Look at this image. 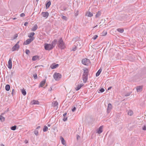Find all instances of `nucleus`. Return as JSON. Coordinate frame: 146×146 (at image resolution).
<instances>
[{
  "label": "nucleus",
  "mask_w": 146,
  "mask_h": 146,
  "mask_svg": "<svg viewBox=\"0 0 146 146\" xmlns=\"http://www.w3.org/2000/svg\"><path fill=\"white\" fill-rule=\"evenodd\" d=\"M58 46L59 48L61 49H64L65 48V44L62 38H60L59 39L58 43Z\"/></svg>",
  "instance_id": "1"
},
{
  "label": "nucleus",
  "mask_w": 146,
  "mask_h": 146,
  "mask_svg": "<svg viewBox=\"0 0 146 146\" xmlns=\"http://www.w3.org/2000/svg\"><path fill=\"white\" fill-rule=\"evenodd\" d=\"M54 78L56 80H59L61 78V74L55 72L53 75Z\"/></svg>",
  "instance_id": "2"
},
{
  "label": "nucleus",
  "mask_w": 146,
  "mask_h": 146,
  "mask_svg": "<svg viewBox=\"0 0 146 146\" xmlns=\"http://www.w3.org/2000/svg\"><path fill=\"white\" fill-rule=\"evenodd\" d=\"M44 48L46 50H49L53 48L51 44L45 43L44 44Z\"/></svg>",
  "instance_id": "3"
},
{
  "label": "nucleus",
  "mask_w": 146,
  "mask_h": 146,
  "mask_svg": "<svg viewBox=\"0 0 146 146\" xmlns=\"http://www.w3.org/2000/svg\"><path fill=\"white\" fill-rule=\"evenodd\" d=\"M82 62L83 64L88 66L90 63V61L89 59L85 58L82 60Z\"/></svg>",
  "instance_id": "4"
},
{
  "label": "nucleus",
  "mask_w": 146,
  "mask_h": 146,
  "mask_svg": "<svg viewBox=\"0 0 146 146\" xmlns=\"http://www.w3.org/2000/svg\"><path fill=\"white\" fill-rule=\"evenodd\" d=\"M34 38H31L28 39L24 43V44L27 45L29 44L31 42H32L34 39Z\"/></svg>",
  "instance_id": "5"
},
{
  "label": "nucleus",
  "mask_w": 146,
  "mask_h": 146,
  "mask_svg": "<svg viewBox=\"0 0 146 146\" xmlns=\"http://www.w3.org/2000/svg\"><path fill=\"white\" fill-rule=\"evenodd\" d=\"M84 72L83 75H85L86 76H88L89 74V71L88 69L86 68H84L83 69Z\"/></svg>",
  "instance_id": "6"
},
{
  "label": "nucleus",
  "mask_w": 146,
  "mask_h": 146,
  "mask_svg": "<svg viewBox=\"0 0 146 146\" xmlns=\"http://www.w3.org/2000/svg\"><path fill=\"white\" fill-rule=\"evenodd\" d=\"M49 13L48 12H42L41 13V15H42L43 17L47 18L49 16Z\"/></svg>",
  "instance_id": "7"
},
{
  "label": "nucleus",
  "mask_w": 146,
  "mask_h": 146,
  "mask_svg": "<svg viewBox=\"0 0 146 146\" xmlns=\"http://www.w3.org/2000/svg\"><path fill=\"white\" fill-rule=\"evenodd\" d=\"M112 109V106L111 104L110 103L108 105V107H107V113H109L110 112V111Z\"/></svg>",
  "instance_id": "8"
},
{
  "label": "nucleus",
  "mask_w": 146,
  "mask_h": 146,
  "mask_svg": "<svg viewBox=\"0 0 146 146\" xmlns=\"http://www.w3.org/2000/svg\"><path fill=\"white\" fill-rule=\"evenodd\" d=\"M19 48V45L15 44L12 48V51H14L15 50H17Z\"/></svg>",
  "instance_id": "9"
},
{
  "label": "nucleus",
  "mask_w": 146,
  "mask_h": 146,
  "mask_svg": "<svg viewBox=\"0 0 146 146\" xmlns=\"http://www.w3.org/2000/svg\"><path fill=\"white\" fill-rule=\"evenodd\" d=\"M8 68H9L10 69H11L12 67V63L11 61V59L10 58L9 59V60L8 62Z\"/></svg>",
  "instance_id": "10"
},
{
  "label": "nucleus",
  "mask_w": 146,
  "mask_h": 146,
  "mask_svg": "<svg viewBox=\"0 0 146 146\" xmlns=\"http://www.w3.org/2000/svg\"><path fill=\"white\" fill-rule=\"evenodd\" d=\"M88 76L82 75L83 80L84 83H85L88 80Z\"/></svg>",
  "instance_id": "11"
},
{
  "label": "nucleus",
  "mask_w": 146,
  "mask_h": 146,
  "mask_svg": "<svg viewBox=\"0 0 146 146\" xmlns=\"http://www.w3.org/2000/svg\"><path fill=\"white\" fill-rule=\"evenodd\" d=\"M46 80H43L40 83L39 87H42L45 83Z\"/></svg>",
  "instance_id": "12"
},
{
  "label": "nucleus",
  "mask_w": 146,
  "mask_h": 146,
  "mask_svg": "<svg viewBox=\"0 0 146 146\" xmlns=\"http://www.w3.org/2000/svg\"><path fill=\"white\" fill-rule=\"evenodd\" d=\"M57 41L56 39H54L51 43V44L53 47H54L57 42Z\"/></svg>",
  "instance_id": "13"
},
{
  "label": "nucleus",
  "mask_w": 146,
  "mask_h": 146,
  "mask_svg": "<svg viewBox=\"0 0 146 146\" xmlns=\"http://www.w3.org/2000/svg\"><path fill=\"white\" fill-rule=\"evenodd\" d=\"M84 85V84H83L78 85L77 86L76 88L75 89L76 90L78 91Z\"/></svg>",
  "instance_id": "14"
},
{
  "label": "nucleus",
  "mask_w": 146,
  "mask_h": 146,
  "mask_svg": "<svg viewBox=\"0 0 146 146\" xmlns=\"http://www.w3.org/2000/svg\"><path fill=\"white\" fill-rule=\"evenodd\" d=\"M39 57L38 56H35L33 57L32 60L33 61H35L38 60Z\"/></svg>",
  "instance_id": "15"
},
{
  "label": "nucleus",
  "mask_w": 146,
  "mask_h": 146,
  "mask_svg": "<svg viewBox=\"0 0 146 146\" xmlns=\"http://www.w3.org/2000/svg\"><path fill=\"white\" fill-rule=\"evenodd\" d=\"M32 104H36V105H38L39 104V102L35 100H33V101L32 102H31Z\"/></svg>",
  "instance_id": "16"
},
{
  "label": "nucleus",
  "mask_w": 146,
  "mask_h": 146,
  "mask_svg": "<svg viewBox=\"0 0 146 146\" xmlns=\"http://www.w3.org/2000/svg\"><path fill=\"white\" fill-rule=\"evenodd\" d=\"M58 105V103L56 101H54L52 103V105L53 107L57 106Z\"/></svg>",
  "instance_id": "17"
},
{
  "label": "nucleus",
  "mask_w": 146,
  "mask_h": 146,
  "mask_svg": "<svg viewBox=\"0 0 146 146\" xmlns=\"http://www.w3.org/2000/svg\"><path fill=\"white\" fill-rule=\"evenodd\" d=\"M58 66V64H52L50 66V67L52 69H54L56 68Z\"/></svg>",
  "instance_id": "18"
},
{
  "label": "nucleus",
  "mask_w": 146,
  "mask_h": 146,
  "mask_svg": "<svg viewBox=\"0 0 146 146\" xmlns=\"http://www.w3.org/2000/svg\"><path fill=\"white\" fill-rule=\"evenodd\" d=\"M102 128H103V126H100L99 128V129L98 130V133H99V134H100L102 132Z\"/></svg>",
  "instance_id": "19"
},
{
  "label": "nucleus",
  "mask_w": 146,
  "mask_h": 146,
  "mask_svg": "<svg viewBox=\"0 0 146 146\" xmlns=\"http://www.w3.org/2000/svg\"><path fill=\"white\" fill-rule=\"evenodd\" d=\"M60 139L62 144L64 145H66V142L64 139L62 137H61Z\"/></svg>",
  "instance_id": "20"
},
{
  "label": "nucleus",
  "mask_w": 146,
  "mask_h": 146,
  "mask_svg": "<svg viewBox=\"0 0 146 146\" xmlns=\"http://www.w3.org/2000/svg\"><path fill=\"white\" fill-rule=\"evenodd\" d=\"M38 28V26L36 25H35L31 29V31H35L37 30Z\"/></svg>",
  "instance_id": "21"
},
{
  "label": "nucleus",
  "mask_w": 146,
  "mask_h": 146,
  "mask_svg": "<svg viewBox=\"0 0 146 146\" xmlns=\"http://www.w3.org/2000/svg\"><path fill=\"white\" fill-rule=\"evenodd\" d=\"M136 90L137 92L141 91L142 90V86H139L137 87L136 88Z\"/></svg>",
  "instance_id": "22"
},
{
  "label": "nucleus",
  "mask_w": 146,
  "mask_h": 146,
  "mask_svg": "<svg viewBox=\"0 0 146 146\" xmlns=\"http://www.w3.org/2000/svg\"><path fill=\"white\" fill-rule=\"evenodd\" d=\"M101 13L100 11H98L97 14L96 15V18H98L101 15Z\"/></svg>",
  "instance_id": "23"
},
{
  "label": "nucleus",
  "mask_w": 146,
  "mask_h": 146,
  "mask_svg": "<svg viewBox=\"0 0 146 146\" xmlns=\"http://www.w3.org/2000/svg\"><path fill=\"white\" fill-rule=\"evenodd\" d=\"M117 30L119 32L122 33L124 31V29H123L118 28L117 29Z\"/></svg>",
  "instance_id": "24"
},
{
  "label": "nucleus",
  "mask_w": 146,
  "mask_h": 146,
  "mask_svg": "<svg viewBox=\"0 0 146 146\" xmlns=\"http://www.w3.org/2000/svg\"><path fill=\"white\" fill-rule=\"evenodd\" d=\"M10 86L9 84H7L5 86V90L7 91H9L10 90Z\"/></svg>",
  "instance_id": "25"
},
{
  "label": "nucleus",
  "mask_w": 146,
  "mask_h": 146,
  "mask_svg": "<svg viewBox=\"0 0 146 146\" xmlns=\"http://www.w3.org/2000/svg\"><path fill=\"white\" fill-rule=\"evenodd\" d=\"M102 71V70L101 69H100L98 72L96 73V76L97 77L100 74V73H101Z\"/></svg>",
  "instance_id": "26"
},
{
  "label": "nucleus",
  "mask_w": 146,
  "mask_h": 146,
  "mask_svg": "<svg viewBox=\"0 0 146 146\" xmlns=\"http://www.w3.org/2000/svg\"><path fill=\"white\" fill-rule=\"evenodd\" d=\"M35 34L34 33H31L29 34L28 36L30 38H33L32 37Z\"/></svg>",
  "instance_id": "27"
},
{
  "label": "nucleus",
  "mask_w": 146,
  "mask_h": 146,
  "mask_svg": "<svg viewBox=\"0 0 146 146\" xmlns=\"http://www.w3.org/2000/svg\"><path fill=\"white\" fill-rule=\"evenodd\" d=\"M51 2L50 1L48 2L46 5V8L47 9L51 5Z\"/></svg>",
  "instance_id": "28"
},
{
  "label": "nucleus",
  "mask_w": 146,
  "mask_h": 146,
  "mask_svg": "<svg viewBox=\"0 0 146 146\" xmlns=\"http://www.w3.org/2000/svg\"><path fill=\"white\" fill-rule=\"evenodd\" d=\"M48 128L47 126L45 125L44 126V127L43 129V130L44 132H46L48 130Z\"/></svg>",
  "instance_id": "29"
},
{
  "label": "nucleus",
  "mask_w": 146,
  "mask_h": 146,
  "mask_svg": "<svg viewBox=\"0 0 146 146\" xmlns=\"http://www.w3.org/2000/svg\"><path fill=\"white\" fill-rule=\"evenodd\" d=\"M87 16L89 17H91L93 16V14L90 12L87 13Z\"/></svg>",
  "instance_id": "30"
},
{
  "label": "nucleus",
  "mask_w": 146,
  "mask_h": 146,
  "mask_svg": "<svg viewBox=\"0 0 146 146\" xmlns=\"http://www.w3.org/2000/svg\"><path fill=\"white\" fill-rule=\"evenodd\" d=\"M21 92L22 93V94L24 95L25 96L26 94V92L25 91V90H24V89L22 90H21Z\"/></svg>",
  "instance_id": "31"
},
{
  "label": "nucleus",
  "mask_w": 146,
  "mask_h": 146,
  "mask_svg": "<svg viewBox=\"0 0 146 146\" xmlns=\"http://www.w3.org/2000/svg\"><path fill=\"white\" fill-rule=\"evenodd\" d=\"M133 114V111L131 110H129L128 112V114L129 115H131Z\"/></svg>",
  "instance_id": "32"
},
{
  "label": "nucleus",
  "mask_w": 146,
  "mask_h": 146,
  "mask_svg": "<svg viewBox=\"0 0 146 146\" xmlns=\"http://www.w3.org/2000/svg\"><path fill=\"white\" fill-rule=\"evenodd\" d=\"M77 49V47L75 45L73 47L72 50L74 51H75Z\"/></svg>",
  "instance_id": "33"
},
{
  "label": "nucleus",
  "mask_w": 146,
  "mask_h": 146,
  "mask_svg": "<svg viewBox=\"0 0 146 146\" xmlns=\"http://www.w3.org/2000/svg\"><path fill=\"white\" fill-rule=\"evenodd\" d=\"M17 126L16 125H14L13 126H12L11 127V129L13 130H15Z\"/></svg>",
  "instance_id": "34"
},
{
  "label": "nucleus",
  "mask_w": 146,
  "mask_h": 146,
  "mask_svg": "<svg viewBox=\"0 0 146 146\" xmlns=\"http://www.w3.org/2000/svg\"><path fill=\"white\" fill-rule=\"evenodd\" d=\"M0 119L2 121H3L5 120V118L2 115H0Z\"/></svg>",
  "instance_id": "35"
},
{
  "label": "nucleus",
  "mask_w": 146,
  "mask_h": 146,
  "mask_svg": "<svg viewBox=\"0 0 146 146\" xmlns=\"http://www.w3.org/2000/svg\"><path fill=\"white\" fill-rule=\"evenodd\" d=\"M62 18L63 19H64L66 21H67V17L66 16H64V15H62Z\"/></svg>",
  "instance_id": "36"
},
{
  "label": "nucleus",
  "mask_w": 146,
  "mask_h": 146,
  "mask_svg": "<svg viewBox=\"0 0 146 146\" xmlns=\"http://www.w3.org/2000/svg\"><path fill=\"white\" fill-rule=\"evenodd\" d=\"M131 92H128V93L126 94L125 95V96L126 97L128 96H129V95H130L131 94Z\"/></svg>",
  "instance_id": "37"
},
{
  "label": "nucleus",
  "mask_w": 146,
  "mask_h": 146,
  "mask_svg": "<svg viewBox=\"0 0 146 146\" xmlns=\"http://www.w3.org/2000/svg\"><path fill=\"white\" fill-rule=\"evenodd\" d=\"M107 34V32L106 31H104L102 33V35L103 36L106 35Z\"/></svg>",
  "instance_id": "38"
},
{
  "label": "nucleus",
  "mask_w": 146,
  "mask_h": 146,
  "mask_svg": "<svg viewBox=\"0 0 146 146\" xmlns=\"http://www.w3.org/2000/svg\"><path fill=\"white\" fill-rule=\"evenodd\" d=\"M34 133L36 136L38 135V132L37 130H35L34 131Z\"/></svg>",
  "instance_id": "39"
},
{
  "label": "nucleus",
  "mask_w": 146,
  "mask_h": 146,
  "mask_svg": "<svg viewBox=\"0 0 146 146\" xmlns=\"http://www.w3.org/2000/svg\"><path fill=\"white\" fill-rule=\"evenodd\" d=\"M26 54H28L30 52V51L28 49H26L25 51Z\"/></svg>",
  "instance_id": "40"
},
{
  "label": "nucleus",
  "mask_w": 146,
  "mask_h": 146,
  "mask_svg": "<svg viewBox=\"0 0 146 146\" xmlns=\"http://www.w3.org/2000/svg\"><path fill=\"white\" fill-rule=\"evenodd\" d=\"M33 76L35 79L37 78V75L36 74H35L33 75Z\"/></svg>",
  "instance_id": "41"
},
{
  "label": "nucleus",
  "mask_w": 146,
  "mask_h": 146,
  "mask_svg": "<svg viewBox=\"0 0 146 146\" xmlns=\"http://www.w3.org/2000/svg\"><path fill=\"white\" fill-rule=\"evenodd\" d=\"M98 37V36L97 35H95L92 38L94 39V40H96L97 38Z\"/></svg>",
  "instance_id": "42"
},
{
  "label": "nucleus",
  "mask_w": 146,
  "mask_h": 146,
  "mask_svg": "<svg viewBox=\"0 0 146 146\" xmlns=\"http://www.w3.org/2000/svg\"><path fill=\"white\" fill-rule=\"evenodd\" d=\"M67 117H64L63 118V120L64 121H67Z\"/></svg>",
  "instance_id": "43"
},
{
  "label": "nucleus",
  "mask_w": 146,
  "mask_h": 146,
  "mask_svg": "<svg viewBox=\"0 0 146 146\" xmlns=\"http://www.w3.org/2000/svg\"><path fill=\"white\" fill-rule=\"evenodd\" d=\"M76 110L75 107H73L72 109V110L73 112H74Z\"/></svg>",
  "instance_id": "44"
},
{
  "label": "nucleus",
  "mask_w": 146,
  "mask_h": 146,
  "mask_svg": "<svg viewBox=\"0 0 146 146\" xmlns=\"http://www.w3.org/2000/svg\"><path fill=\"white\" fill-rule=\"evenodd\" d=\"M105 90L103 88H102L100 90V91L102 93L104 92Z\"/></svg>",
  "instance_id": "45"
},
{
  "label": "nucleus",
  "mask_w": 146,
  "mask_h": 146,
  "mask_svg": "<svg viewBox=\"0 0 146 146\" xmlns=\"http://www.w3.org/2000/svg\"><path fill=\"white\" fill-rule=\"evenodd\" d=\"M80 138V137L78 135H76V138H77V140L79 139Z\"/></svg>",
  "instance_id": "46"
},
{
  "label": "nucleus",
  "mask_w": 146,
  "mask_h": 146,
  "mask_svg": "<svg viewBox=\"0 0 146 146\" xmlns=\"http://www.w3.org/2000/svg\"><path fill=\"white\" fill-rule=\"evenodd\" d=\"M17 36H18L17 34H15V35L14 36V38L15 39L16 38H17Z\"/></svg>",
  "instance_id": "47"
},
{
  "label": "nucleus",
  "mask_w": 146,
  "mask_h": 146,
  "mask_svg": "<svg viewBox=\"0 0 146 146\" xmlns=\"http://www.w3.org/2000/svg\"><path fill=\"white\" fill-rule=\"evenodd\" d=\"M25 16V14L24 13H22L20 15V16L21 17H23Z\"/></svg>",
  "instance_id": "48"
},
{
  "label": "nucleus",
  "mask_w": 146,
  "mask_h": 146,
  "mask_svg": "<svg viewBox=\"0 0 146 146\" xmlns=\"http://www.w3.org/2000/svg\"><path fill=\"white\" fill-rule=\"evenodd\" d=\"M142 129L143 130H145L146 129V127L145 125H144V126L143 127Z\"/></svg>",
  "instance_id": "49"
},
{
  "label": "nucleus",
  "mask_w": 146,
  "mask_h": 146,
  "mask_svg": "<svg viewBox=\"0 0 146 146\" xmlns=\"http://www.w3.org/2000/svg\"><path fill=\"white\" fill-rule=\"evenodd\" d=\"M66 115H67V113L66 112L63 114V116H64V117H66Z\"/></svg>",
  "instance_id": "50"
},
{
  "label": "nucleus",
  "mask_w": 146,
  "mask_h": 146,
  "mask_svg": "<svg viewBox=\"0 0 146 146\" xmlns=\"http://www.w3.org/2000/svg\"><path fill=\"white\" fill-rule=\"evenodd\" d=\"M28 23L27 22H26L24 24V25L25 26H27V25L28 24Z\"/></svg>",
  "instance_id": "51"
},
{
  "label": "nucleus",
  "mask_w": 146,
  "mask_h": 146,
  "mask_svg": "<svg viewBox=\"0 0 146 146\" xmlns=\"http://www.w3.org/2000/svg\"><path fill=\"white\" fill-rule=\"evenodd\" d=\"M14 92V89H13L12 90V94L13 95V93Z\"/></svg>",
  "instance_id": "52"
},
{
  "label": "nucleus",
  "mask_w": 146,
  "mask_h": 146,
  "mask_svg": "<svg viewBox=\"0 0 146 146\" xmlns=\"http://www.w3.org/2000/svg\"><path fill=\"white\" fill-rule=\"evenodd\" d=\"M40 126H38L37 128H36V129H39L40 128Z\"/></svg>",
  "instance_id": "53"
},
{
  "label": "nucleus",
  "mask_w": 146,
  "mask_h": 146,
  "mask_svg": "<svg viewBox=\"0 0 146 146\" xmlns=\"http://www.w3.org/2000/svg\"><path fill=\"white\" fill-rule=\"evenodd\" d=\"M52 90V87H50V89L49 90L50 91H51Z\"/></svg>",
  "instance_id": "54"
},
{
  "label": "nucleus",
  "mask_w": 146,
  "mask_h": 146,
  "mask_svg": "<svg viewBox=\"0 0 146 146\" xmlns=\"http://www.w3.org/2000/svg\"><path fill=\"white\" fill-rule=\"evenodd\" d=\"M19 41H18L15 44H17V45H19Z\"/></svg>",
  "instance_id": "55"
},
{
  "label": "nucleus",
  "mask_w": 146,
  "mask_h": 146,
  "mask_svg": "<svg viewBox=\"0 0 146 146\" xmlns=\"http://www.w3.org/2000/svg\"><path fill=\"white\" fill-rule=\"evenodd\" d=\"M111 87H109L108 88V90H110V89H111Z\"/></svg>",
  "instance_id": "56"
},
{
  "label": "nucleus",
  "mask_w": 146,
  "mask_h": 146,
  "mask_svg": "<svg viewBox=\"0 0 146 146\" xmlns=\"http://www.w3.org/2000/svg\"><path fill=\"white\" fill-rule=\"evenodd\" d=\"M49 127H50L51 125L50 124H48V125H47Z\"/></svg>",
  "instance_id": "57"
},
{
  "label": "nucleus",
  "mask_w": 146,
  "mask_h": 146,
  "mask_svg": "<svg viewBox=\"0 0 146 146\" xmlns=\"http://www.w3.org/2000/svg\"><path fill=\"white\" fill-rule=\"evenodd\" d=\"M17 19V18H13V20H15V19Z\"/></svg>",
  "instance_id": "58"
},
{
  "label": "nucleus",
  "mask_w": 146,
  "mask_h": 146,
  "mask_svg": "<svg viewBox=\"0 0 146 146\" xmlns=\"http://www.w3.org/2000/svg\"><path fill=\"white\" fill-rule=\"evenodd\" d=\"M97 26H98V25H96V26H95V27H93V28H95V27H97Z\"/></svg>",
  "instance_id": "59"
},
{
  "label": "nucleus",
  "mask_w": 146,
  "mask_h": 146,
  "mask_svg": "<svg viewBox=\"0 0 146 146\" xmlns=\"http://www.w3.org/2000/svg\"><path fill=\"white\" fill-rule=\"evenodd\" d=\"M99 27H100V28H101L102 27V25H100Z\"/></svg>",
  "instance_id": "60"
},
{
  "label": "nucleus",
  "mask_w": 146,
  "mask_h": 146,
  "mask_svg": "<svg viewBox=\"0 0 146 146\" xmlns=\"http://www.w3.org/2000/svg\"><path fill=\"white\" fill-rule=\"evenodd\" d=\"M28 141H25V143H28Z\"/></svg>",
  "instance_id": "61"
},
{
  "label": "nucleus",
  "mask_w": 146,
  "mask_h": 146,
  "mask_svg": "<svg viewBox=\"0 0 146 146\" xmlns=\"http://www.w3.org/2000/svg\"><path fill=\"white\" fill-rule=\"evenodd\" d=\"M1 146H5L3 144H1Z\"/></svg>",
  "instance_id": "62"
},
{
  "label": "nucleus",
  "mask_w": 146,
  "mask_h": 146,
  "mask_svg": "<svg viewBox=\"0 0 146 146\" xmlns=\"http://www.w3.org/2000/svg\"><path fill=\"white\" fill-rule=\"evenodd\" d=\"M100 24L101 25H102V22H100Z\"/></svg>",
  "instance_id": "63"
},
{
  "label": "nucleus",
  "mask_w": 146,
  "mask_h": 146,
  "mask_svg": "<svg viewBox=\"0 0 146 146\" xmlns=\"http://www.w3.org/2000/svg\"><path fill=\"white\" fill-rule=\"evenodd\" d=\"M36 0V1L38 2L39 0Z\"/></svg>",
  "instance_id": "64"
}]
</instances>
